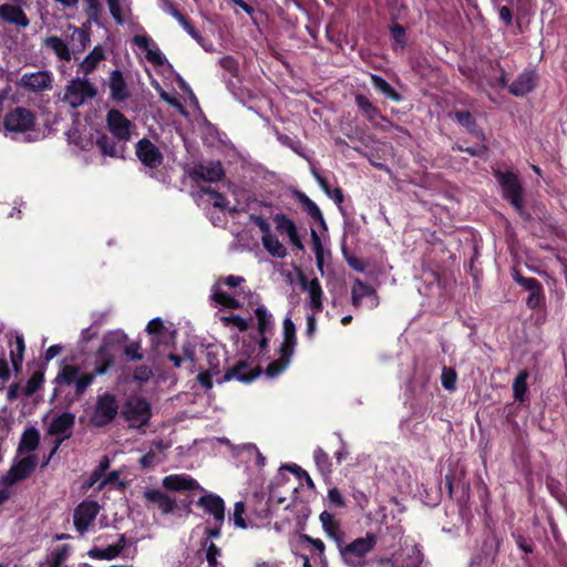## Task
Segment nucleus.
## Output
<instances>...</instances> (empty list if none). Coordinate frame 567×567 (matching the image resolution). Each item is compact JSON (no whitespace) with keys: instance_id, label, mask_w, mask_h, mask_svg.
I'll return each instance as SVG.
<instances>
[{"instance_id":"412c9836","label":"nucleus","mask_w":567,"mask_h":567,"mask_svg":"<svg viewBox=\"0 0 567 567\" xmlns=\"http://www.w3.org/2000/svg\"><path fill=\"white\" fill-rule=\"evenodd\" d=\"M163 486L166 489L174 492H186L200 489L204 491L199 484L187 474H172L163 478Z\"/></svg>"},{"instance_id":"37998d69","label":"nucleus","mask_w":567,"mask_h":567,"mask_svg":"<svg viewBox=\"0 0 567 567\" xmlns=\"http://www.w3.org/2000/svg\"><path fill=\"white\" fill-rule=\"evenodd\" d=\"M258 322V331L264 334L272 324V316L268 312L265 306H258L255 310Z\"/></svg>"},{"instance_id":"4468645a","label":"nucleus","mask_w":567,"mask_h":567,"mask_svg":"<svg viewBox=\"0 0 567 567\" xmlns=\"http://www.w3.org/2000/svg\"><path fill=\"white\" fill-rule=\"evenodd\" d=\"M135 153L137 158L150 168H156L163 162L162 152L147 138H142L137 142Z\"/></svg>"},{"instance_id":"79ce46f5","label":"nucleus","mask_w":567,"mask_h":567,"mask_svg":"<svg viewBox=\"0 0 567 567\" xmlns=\"http://www.w3.org/2000/svg\"><path fill=\"white\" fill-rule=\"evenodd\" d=\"M355 102L369 121L375 122L377 118L380 117L377 107H374L373 104L369 101V99L365 97L364 95H357Z\"/></svg>"},{"instance_id":"0eeeda50","label":"nucleus","mask_w":567,"mask_h":567,"mask_svg":"<svg viewBox=\"0 0 567 567\" xmlns=\"http://www.w3.org/2000/svg\"><path fill=\"white\" fill-rule=\"evenodd\" d=\"M496 178L502 186V192L504 198H506L511 205L518 212L520 215L524 214V199H523V188L518 181V177L511 172H496Z\"/></svg>"},{"instance_id":"7c9ffc66","label":"nucleus","mask_w":567,"mask_h":567,"mask_svg":"<svg viewBox=\"0 0 567 567\" xmlns=\"http://www.w3.org/2000/svg\"><path fill=\"white\" fill-rule=\"evenodd\" d=\"M43 47L52 51L62 61L69 62L72 59L69 44L56 35L47 37L43 40Z\"/></svg>"},{"instance_id":"1a4fd4ad","label":"nucleus","mask_w":567,"mask_h":567,"mask_svg":"<svg viewBox=\"0 0 567 567\" xmlns=\"http://www.w3.org/2000/svg\"><path fill=\"white\" fill-rule=\"evenodd\" d=\"M117 411L115 396L111 393L101 394L97 396L91 422L95 426H104L115 419Z\"/></svg>"},{"instance_id":"58836bf2","label":"nucleus","mask_w":567,"mask_h":567,"mask_svg":"<svg viewBox=\"0 0 567 567\" xmlns=\"http://www.w3.org/2000/svg\"><path fill=\"white\" fill-rule=\"evenodd\" d=\"M529 374L527 371H520L513 382L514 399L524 402L527 392V379Z\"/></svg>"},{"instance_id":"c756f323","label":"nucleus","mask_w":567,"mask_h":567,"mask_svg":"<svg viewBox=\"0 0 567 567\" xmlns=\"http://www.w3.org/2000/svg\"><path fill=\"white\" fill-rule=\"evenodd\" d=\"M103 60H105L104 49L101 45H96L79 64L78 73H81L84 76L89 75Z\"/></svg>"},{"instance_id":"69168bd1","label":"nucleus","mask_w":567,"mask_h":567,"mask_svg":"<svg viewBox=\"0 0 567 567\" xmlns=\"http://www.w3.org/2000/svg\"><path fill=\"white\" fill-rule=\"evenodd\" d=\"M311 240L315 256H323V246L319 235L315 229L311 230Z\"/></svg>"},{"instance_id":"423d86ee","label":"nucleus","mask_w":567,"mask_h":567,"mask_svg":"<svg viewBox=\"0 0 567 567\" xmlns=\"http://www.w3.org/2000/svg\"><path fill=\"white\" fill-rule=\"evenodd\" d=\"M96 87L86 79L76 78L66 85L62 101L78 107L96 95Z\"/></svg>"},{"instance_id":"3c124183","label":"nucleus","mask_w":567,"mask_h":567,"mask_svg":"<svg viewBox=\"0 0 567 567\" xmlns=\"http://www.w3.org/2000/svg\"><path fill=\"white\" fill-rule=\"evenodd\" d=\"M441 380H442V385L446 390L452 391L455 389L456 373L454 370L449 369V368H443Z\"/></svg>"},{"instance_id":"680f3d73","label":"nucleus","mask_w":567,"mask_h":567,"mask_svg":"<svg viewBox=\"0 0 567 567\" xmlns=\"http://www.w3.org/2000/svg\"><path fill=\"white\" fill-rule=\"evenodd\" d=\"M179 24L198 43L203 41V37L200 35V33L190 24V22L186 18L183 21H181Z\"/></svg>"},{"instance_id":"c85d7f7f","label":"nucleus","mask_w":567,"mask_h":567,"mask_svg":"<svg viewBox=\"0 0 567 567\" xmlns=\"http://www.w3.org/2000/svg\"><path fill=\"white\" fill-rule=\"evenodd\" d=\"M144 497L148 504L156 506L163 514H168L175 508V501L158 489H147Z\"/></svg>"},{"instance_id":"f8f14e48","label":"nucleus","mask_w":567,"mask_h":567,"mask_svg":"<svg viewBox=\"0 0 567 567\" xmlns=\"http://www.w3.org/2000/svg\"><path fill=\"white\" fill-rule=\"evenodd\" d=\"M37 465V457L28 455L14 462L10 470L0 477V482L4 485L12 487L20 481L25 480L34 470Z\"/></svg>"},{"instance_id":"49530a36","label":"nucleus","mask_w":567,"mask_h":567,"mask_svg":"<svg viewBox=\"0 0 567 567\" xmlns=\"http://www.w3.org/2000/svg\"><path fill=\"white\" fill-rule=\"evenodd\" d=\"M43 381H44L43 372H41V371L33 372L23 389L24 395L30 396L33 393H35L41 388Z\"/></svg>"},{"instance_id":"5fc2aeb1","label":"nucleus","mask_w":567,"mask_h":567,"mask_svg":"<svg viewBox=\"0 0 567 567\" xmlns=\"http://www.w3.org/2000/svg\"><path fill=\"white\" fill-rule=\"evenodd\" d=\"M543 299V289L542 286L538 289L529 291L526 303L529 308L535 309L540 306Z\"/></svg>"},{"instance_id":"a19ab883","label":"nucleus","mask_w":567,"mask_h":567,"mask_svg":"<svg viewBox=\"0 0 567 567\" xmlns=\"http://www.w3.org/2000/svg\"><path fill=\"white\" fill-rule=\"evenodd\" d=\"M454 117L461 125L466 127L471 134L475 135L477 138H483V133L477 128L470 112H456Z\"/></svg>"},{"instance_id":"052dcab7","label":"nucleus","mask_w":567,"mask_h":567,"mask_svg":"<svg viewBox=\"0 0 567 567\" xmlns=\"http://www.w3.org/2000/svg\"><path fill=\"white\" fill-rule=\"evenodd\" d=\"M391 34H392V38L394 39L395 43L400 47V48H403L405 45V32H404V29L399 25V24H395L391 28Z\"/></svg>"},{"instance_id":"7ed1b4c3","label":"nucleus","mask_w":567,"mask_h":567,"mask_svg":"<svg viewBox=\"0 0 567 567\" xmlns=\"http://www.w3.org/2000/svg\"><path fill=\"white\" fill-rule=\"evenodd\" d=\"M377 538L372 534L360 537L350 544H341L338 547L340 557L348 567H364L367 565V555L373 550Z\"/></svg>"},{"instance_id":"39448f33","label":"nucleus","mask_w":567,"mask_h":567,"mask_svg":"<svg viewBox=\"0 0 567 567\" xmlns=\"http://www.w3.org/2000/svg\"><path fill=\"white\" fill-rule=\"evenodd\" d=\"M34 115L27 109L17 107L4 116L3 133L12 140H20L29 142V132L33 130Z\"/></svg>"},{"instance_id":"2f4dec72","label":"nucleus","mask_w":567,"mask_h":567,"mask_svg":"<svg viewBox=\"0 0 567 567\" xmlns=\"http://www.w3.org/2000/svg\"><path fill=\"white\" fill-rule=\"evenodd\" d=\"M106 3L115 22L120 25L124 24L131 14L130 0H106Z\"/></svg>"},{"instance_id":"0e129e2a","label":"nucleus","mask_w":567,"mask_h":567,"mask_svg":"<svg viewBox=\"0 0 567 567\" xmlns=\"http://www.w3.org/2000/svg\"><path fill=\"white\" fill-rule=\"evenodd\" d=\"M340 441V447L334 453V458L338 463H341L343 460H346L349 456V449L344 440L339 435Z\"/></svg>"},{"instance_id":"13d9d810","label":"nucleus","mask_w":567,"mask_h":567,"mask_svg":"<svg viewBox=\"0 0 567 567\" xmlns=\"http://www.w3.org/2000/svg\"><path fill=\"white\" fill-rule=\"evenodd\" d=\"M159 461L161 460L157 456L156 451L154 450V447H151L150 451L141 457L140 463H141L142 467L146 468V467L153 466L154 464L158 463Z\"/></svg>"},{"instance_id":"aec40b11","label":"nucleus","mask_w":567,"mask_h":567,"mask_svg":"<svg viewBox=\"0 0 567 567\" xmlns=\"http://www.w3.org/2000/svg\"><path fill=\"white\" fill-rule=\"evenodd\" d=\"M0 20L21 29L30 24V20L24 11L19 6L11 3L0 4Z\"/></svg>"},{"instance_id":"6e6552de","label":"nucleus","mask_w":567,"mask_h":567,"mask_svg":"<svg viewBox=\"0 0 567 567\" xmlns=\"http://www.w3.org/2000/svg\"><path fill=\"white\" fill-rule=\"evenodd\" d=\"M123 414L131 426L142 427L146 425L151 419V404L141 396H131L125 402Z\"/></svg>"},{"instance_id":"f03ea898","label":"nucleus","mask_w":567,"mask_h":567,"mask_svg":"<svg viewBox=\"0 0 567 567\" xmlns=\"http://www.w3.org/2000/svg\"><path fill=\"white\" fill-rule=\"evenodd\" d=\"M94 374L84 372L80 367L74 364H65L61 368L55 377V392H62L64 388L72 386L74 389V396L81 398L87 388L93 383Z\"/></svg>"},{"instance_id":"4d7b16f0","label":"nucleus","mask_w":567,"mask_h":567,"mask_svg":"<svg viewBox=\"0 0 567 567\" xmlns=\"http://www.w3.org/2000/svg\"><path fill=\"white\" fill-rule=\"evenodd\" d=\"M327 497L329 502L336 507H343L346 505L344 498L337 487L330 488L328 491Z\"/></svg>"},{"instance_id":"bb28decb","label":"nucleus","mask_w":567,"mask_h":567,"mask_svg":"<svg viewBox=\"0 0 567 567\" xmlns=\"http://www.w3.org/2000/svg\"><path fill=\"white\" fill-rule=\"evenodd\" d=\"M536 84V74L533 71L525 70L508 86L509 92L515 96H523L529 93Z\"/></svg>"},{"instance_id":"4be33fe9","label":"nucleus","mask_w":567,"mask_h":567,"mask_svg":"<svg viewBox=\"0 0 567 567\" xmlns=\"http://www.w3.org/2000/svg\"><path fill=\"white\" fill-rule=\"evenodd\" d=\"M198 505L208 514L213 515L215 523L221 525L225 518L224 501L212 493L205 494L198 499Z\"/></svg>"},{"instance_id":"ea45409f","label":"nucleus","mask_w":567,"mask_h":567,"mask_svg":"<svg viewBox=\"0 0 567 567\" xmlns=\"http://www.w3.org/2000/svg\"><path fill=\"white\" fill-rule=\"evenodd\" d=\"M313 460L316 463V466L318 467L319 472L328 476L332 473V463L328 456V454L321 449L317 447L313 452Z\"/></svg>"},{"instance_id":"e2e57ef3","label":"nucleus","mask_w":567,"mask_h":567,"mask_svg":"<svg viewBox=\"0 0 567 567\" xmlns=\"http://www.w3.org/2000/svg\"><path fill=\"white\" fill-rule=\"evenodd\" d=\"M151 377L152 370L146 365H141L136 368V370L133 373V378L141 382L147 381Z\"/></svg>"},{"instance_id":"f704fd0d","label":"nucleus","mask_w":567,"mask_h":567,"mask_svg":"<svg viewBox=\"0 0 567 567\" xmlns=\"http://www.w3.org/2000/svg\"><path fill=\"white\" fill-rule=\"evenodd\" d=\"M212 298L216 303H219L229 309H238L240 303L234 297L223 291L220 282H216L212 288Z\"/></svg>"},{"instance_id":"a878e982","label":"nucleus","mask_w":567,"mask_h":567,"mask_svg":"<svg viewBox=\"0 0 567 567\" xmlns=\"http://www.w3.org/2000/svg\"><path fill=\"white\" fill-rule=\"evenodd\" d=\"M225 175V172L220 163L200 164L194 167L192 177L198 181L205 182H217L220 181Z\"/></svg>"},{"instance_id":"f3484780","label":"nucleus","mask_w":567,"mask_h":567,"mask_svg":"<svg viewBox=\"0 0 567 567\" xmlns=\"http://www.w3.org/2000/svg\"><path fill=\"white\" fill-rule=\"evenodd\" d=\"M74 414L64 412L52 420L49 426V433L60 436L55 442L53 452H56L62 441L71 435V429L74 424Z\"/></svg>"},{"instance_id":"603ef678","label":"nucleus","mask_w":567,"mask_h":567,"mask_svg":"<svg viewBox=\"0 0 567 567\" xmlns=\"http://www.w3.org/2000/svg\"><path fill=\"white\" fill-rule=\"evenodd\" d=\"M245 513V504L243 502H237L234 506V513H233V520H234V524L237 526V527H240V528H246V523H245V519L243 517Z\"/></svg>"},{"instance_id":"a211bd4d","label":"nucleus","mask_w":567,"mask_h":567,"mask_svg":"<svg viewBox=\"0 0 567 567\" xmlns=\"http://www.w3.org/2000/svg\"><path fill=\"white\" fill-rule=\"evenodd\" d=\"M133 43L145 52V56L148 62L156 65H163L165 63V56L147 34H136L133 38Z\"/></svg>"},{"instance_id":"6ab92c4d","label":"nucleus","mask_w":567,"mask_h":567,"mask_svg":"<svg viewBox=\"0 0 567 567\" xmlns=\"http://www.w3.org/2000/svg\"><path fill=\"white\" fill-rule=\"evenodd\" d=\"M299 282L301 288L309 295V306L316 312L322 310V297L323 291L320 286L318 278L308 279L306 276H299Z\"/></svg>"},{"instance_id":"6e6d98bb","label":"nucleus","mask_w":567,"mask_h":567,"mask_svg":"<svg viewBox=\"0 0 567 567\" xmlns=\"http://www.w3.org/2000/svg\"><path fill=\"white\" fill-rule=\"evenodd\" d=\"M221 320L226 324H233V326L237 327L239 331H245L248 328V322L237 315L223 317Z\"/></svg>"},{"instance_id":"f257e3e1","label":"nucleus","mask_w":567,"mask_h":567,"mask_svg":"<svg viewBox=\"0 0 567 567\" xmlns=\"http://www.w3.org/2000/svg\"><path fill=\"white\" fill-rule=\"evenodd\" d=\"M296 344V326L291 319V311H289L282 321V342L279 349L280 357L278 360L269 363L266 369L267 377L276 378L286 370L293 355Z\"/></svg>"},{"instance_id":"a18cd8bd","label":"nucleus","mask_w":567,"mask_h":567,"mask_svg":"<svg viewBox=\"0 0 567 567\" xmlns=\"http://www.w3.org/2000/svg\"><path fill=\"white\" fill-rule=\"evenodd\" d=\"M70 554V546L63 545L59 549L52 551L48 559V567H62Z\"/></svg>"},{"instance_id":"2eb2a0df","label":"nucleus","mask_w":567,"mask_h":567,"mask_svg":"<svg viewBox=\"0 0 567 567\" xmlns=\"http://www.w3.org/2000/svg\"><path fill=\"white\" fill-rule=\"evenodd\" d=\"M259 373V369L252 363L238 361L225 372L220 381L238 380L244 383H249L254 381Z\"/></svg>"},{"instance_id":"dca6fc26","label":"nucleus","mask_w":567,"mask_h":567,"mask_svg":"<svg viewBox=\"0 0 567 567\" xmlns=\"http://www.w3.org/2000/svg\"><path fill=\"white\" fill-rule=\"evenodd\" d=\"M351 299L352 305L354 307H360L363 305L364 299H367V306L371 309L375 308L379 305V299L375 292V289L364 284L360 279H355L351 289Z\"/></svg>"},{"instance_id":"c03bdc74","label":"nucleus","mask_w":567,"mask_h":567,"mask_svg":"<svg viewBox=\"0 0 567 567\" xmlns=\"http://www.w3.org/2000/svg\"><path fill=\"white\" fill-rule=\"evenodd\" d=\"M302 540L310 544L318 554L320 567H328V559L324 554V543L319 538H312L309 535H303Z\"/></svg>"},{"instance_id":"c9c22d12","label":"nucleus","mask_w":567,"mask_h":567,"mask_svg":"<svg viewBox=\"0 0 567 567\" xmlns=\"http://www.w3.org/2000/svg\"><path fill=\"white\" fill-rule=\"evenodd\" d=\"M97 147L104 155H109L111 157H122L124 153L123 145L115 143L109 136H101L96 142Z\"/></svg>"},{"instance_id":"cd10ccee","label":"nucleus","mask_w":567,"mask_h":567,"mask_svg":"<svg viewBox=\"0 0 567 567\" xmlns=\"http://www.w3.org/2000/svg\"><path fill=\"white\" fill-rule=\"evenodd\" d=\"M21 83L31 90L42 91L51 87L52 76L47 71L25 73L22 75Z\"/></svg>"},{"instance_id":"864d4df0","label":"nucleus","mask_w":567,"mask_h":567,"mask_svg":"<svg viewBox=\"0 0 567 567\" xmlns=\"http://www.w3.org/2000/svg\"><path fill=\"white\" fill-rule=\"evenodd\" d=\"M303 205H305V208H306L308 215L311 218H313L316 220L323 221V216L321 214V210H320V208L317 206V204L315 202H312L311 199L306 197L305 200H303Z\"/></svg>"},{"instance_id":"e433bc0d","label":"nucleus","mask_w":567,"mask_h":567,"mask_svg":"<svg viewBox=\"0 0 567 567\" xmlns=\"http://www.w3.org/2000/svg\"><path fill=\"white\" fill-rule=\"evenodd\" d=\"M84 7V13L87 17L89 22L96 25L101 24L102 16V3L100 0H82Z\"/></svg>"},{"instance_id":"393cba45","label":"nucleus","mask_w":567,"mask_h":567,"mask_svg":"<svg viewBox=\"0 0 567 567\" xmlns=\"http://www.w3.org/2000/svg\"><path fill=\"white\" fill-rule=\"evenodd\" d=\"M274 221L276 225V229L281 233L286 234L290 240V243L298 248L299 250L303 249V244L299 238L296 224L287 217L284 214H277L274 217Z\"/></svg>"},{"instance_id":"9d476101","label":"nucleus","mask_w":567,"mask_h":567,"mask_svg":"<svg viewBox=\"0 0 567 567\" xmlns=\"http://www.w3.org/2000/svg\"><path fill=\"white\" fill-rule=\"evenodd\" d=\"M107 128L118 142L126 143L132 138L136 126L118 110H110L106 115Z\"/></svg>"},{"instance_id":"8fccbe9b","label":"nucleus","mask_w":567,"mask_h":567,"mask_svg":"<svg viewBox=\"0 0 567 567\" xmlns=\"http://www.w3.org/2000/svg\"><path fill=\"white\" fill-rule=\"evenodd\" d=\"M204 547L206 548V559L212 567H221V563L218 561L220 556V549L212 542L205 540Z\"/></svg>"},{"instance_id":"20e7f679","label":"nucleus","mask_w":567,"mask_h":567,"mask_svg":"<svg viewBox=\"0 0 567 567\" xmlns=\"http://www.w3.org/2000/svg\"><path fill=\"white\" fill-rule=\"evenodd\" d=\"M124 338L121 332H112L103 339V344L95 354L94 370L90 372L94 378L105 374L114 365Z\"/></svg>"},{"instance_id":"72a5a7b5","label":"nucleus","mask_w":567,"mask_h":567,"mask_svg":"<svg viewBox=\"0 0 567 567\" xmlns=\"http://www.w3.org/2000/svg\"><path fill=\"white\" fill-rule=\"evenodd\" d=\"M40 435L37 429L30 427L27 429L21 437L19 444L20 453H30L34 451L39 445Z\"/></svg>"},{"instance_id":"774afa93","label":"nucleus","mask_w":567,"mask_h":567,"mask_svg":"<svg viewBox=\"0 0 567 567\" xmlns=\"http://www.w3.org/2000/svg\"><path fill=\"white\" fill-rule=\"evenodd\" d=\"M162 329L163 323L159 318L152 319L146 327V331L152 336L158 334Z\"/></svg>"},{"instance_id":"473e14b6","label":"nucleus","mask_w":567,"mask_h":567,"mask_svg":"<svg viewBox=\"0 0 567 567\" xmlns=\"http://www.w3.org/2000/svg\"><path fill=\"white\" fill-rule=\"evenodd\" d=\"M261 243L264 248L276 258H284L287 255L286 247L280 243V240L271 233L267 234V236L261 237Z\"/></svg>"},{"instance_id":"bf43d9fd","label":"nucleus","mask_w":567,"mask_h":567,"mask_svg":"<svg viewBox=\"0 0 567 567\" xmlns=\"http://www.w3.org/2000/svg\"><path fill=\"white\" fill-rule=\"evenodd\" d=\"M514 278L520 286H523L528 291L538 289V287H540V284L535 278H525L520 275H515Z\"/></svg>"},{"instance_id":"09e8293b","label":"nucleus","mask_w":567,"mask_h":567,"mask_svg":"<svg viewBox=\"0 0 567 567\" xmlns=\"http://www.w3.org/2000/svg\"><path fill=\"white\" fill-rule=\"evenodd\" d=\"M202 193L207 195L209 197V200L214 205V207H217L219 209H228V204L226 198L218 192L212 189L210 187H202Z\"/></svg>"},{"instance_id":"b1692460","label":"nucleus","mask_w":567,"mask_h":567,"mask_svg":"<svg viewBox=\"0 0 567 567\" xmlns=\"http://www.w3.org/2000/svg\"><path fill=\"white\" fill-rule=\"evenodd\" d=\"M110 97L117 102H124L130 97V90L120 70L111 72L109 78Z\"/></svg>"},{"instance_id":"338daca9","label":"nucleus","mask_w":567,"mask_h":567,"mask_svg":"<svg viewBox=\"0 0 567 567\" xmlns=\"http://www.w3.org/2000/svg\"><path fill=\"white\" fill-rule=\"evenodd\" d=\"M124 353L132 360H140L142 359V354L140 353V346L138 343H131L125 347Z\"/></svg>"},{"instance_id":"9b49d317","label":"nucleus","mask_w":567,"mask_h":567,"mask_svg":"<svg viewBox=\"0 0 567 567\" xmlns=\"http://www.w3.org/2000/svg\"><path fill=\"white\" fill-rule=\"evenodd\" d=\"M99 513L100 505L95 501L86 499L75 507L73 523L80 535H84L90 530Z\"/></svg>"},{"instance_id":"4c0bfd02","label":"nucleus","mask_w":567,"mask_h":567,"mask_svg":"<svg viewBox=\"0 0 567 567\" xmlns=\"http://www.w3.org/2000/svg\"><path fill=\"white\" fill-rule=\"evenodd\" d=\"M371 81L373 86L386 97L395 102H400L402 100L401 95L381 76L372 74Z\"/></svg>"},{"instance_id":"ddd939ff","label":"nucleus","mask_w":567,"mask_h":567,"mask_svg":"<svg viewBox=\"0 0 567 567\" xmlns=\"http://www.w3.org/2000/svg\"><path fill=\"white\" fill-rule=\"evenodd\" d=\"M102 540V536L95 538V544L87 551V555L92 559H105L111 560L116 558L122 550L126 547V536L124 534L117 535V540L106 547L99 546L97 543Z\"/></svg>"},{"instance_id":"5701e85b","label":"nucleus","mask_w":567,"mask_h":567,"mask_svg":"<svg viewBox=\"0 0 567 567\" xmlns=\"http://www.w3.org/2000/svg\"><path fill=\"white\" fill-rule=\"evenodd\" d=\"M320 523L327 536L332 539L337 548L344 543V533L341 529L340 522L336 516L327 511L322 512L319 516Z\"/></svg>"},{"instance_id":"de8ad7c7","label":"nucleus","mask_w":567,"mask_h":567,"mask_svg":"<svg viewBox=\"0 0 567 567\" xmlns=\"http://www.w3.org/2000/svg\"><path fill=\"white\" fill-rule=\"evenodd\" d=\"M109 467H110V462L106 457H104L100 462V465L92 472V474L86 483L87 487H92L96 483L100 484L104 480L105 472L109 470Z\"/></svg>"}]
</instances>
